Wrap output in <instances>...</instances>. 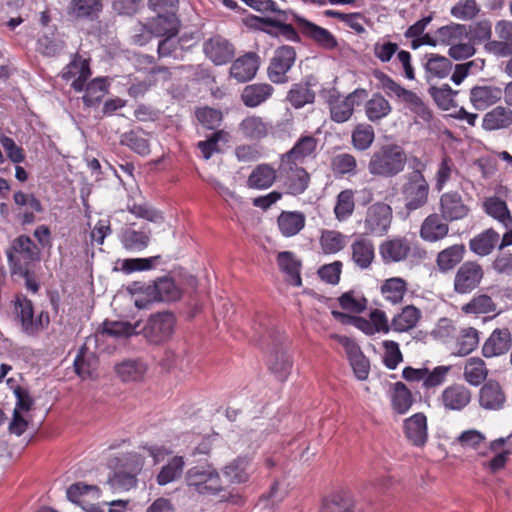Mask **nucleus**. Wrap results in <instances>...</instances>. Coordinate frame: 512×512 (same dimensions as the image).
Returning <instances> with one entry per match:
<instances>
[{
  "label": "nucleus",
  "instance_id": "f257e3e1",
  "mask_svg": "<svg viewBox=\"0 0 512 512\" xmlns=\"http://www.w3.org/2000/svg\"><path fill=\"white\" fill-rule=\"evenodd\" d=\"M425 168V163L414 157L413 170L402 177L400 194L408 212L418 210L428 203L430 185L424 176Z\"/></svg>",
  "mask_w": 512,
  "mask_h": 512
},
{
  "label": "nucleus",
  "instance_id": "f03ea898",
  "mask_svg": "<svg viewBox=\"0 0 512 512\" xmlns=\"http://www.w3.org/2000/svg\"><path fill=\"white\" fill-rule=\"evenodd\" d=\"M407 164L404 148L396 143H387L375 149L368 161V172L378 178H393L401 174Z\"/></svg>",
  "mask_w": 512,
  "mask_h": 512
},
{
  "label": "nucleus",
  "instance_id": "7ed1b4c3",
  "mask_svg": "<svg viewBox=\"0 0 512 512\" xmlns=\"http://www.w3.org/2000/svg\"><path fill=\"white\" fill-rule=\"evenodd\" d=\"M262 337L272 346L267 359L268 369L278 380L285 381L293 365L291 356L283 346L285 336L273 329H267Z\"/></svg>",
  "mask_w": 512,
  "mask_h": 512
},
{
  "label": "nucleus",
  "instance_id": "20e7f679",
  "mask_svg": "<svg viewBox=\"0 0 512 512\" xmlns=\"http://www.w3.org/2000/svg\"><path fill=\"white\" fill-rule=\"evenodd\" d=\"M176 318L171 312L151 314L139 328V334L150 345L159 346L168 342L175 329Z\"/></svg>",
  "mask_w": 512,
  "mask_h": 512
},
{
  "label": "nucleus",
  "instance_id": "39448f33",
  "mask_svg": "<svg viewBox=\"0 0 512 512\" xmlns=\"http://www.w3.org/2000/svg\"><path fill=\"white\" fill-rule=\"evenodd\" d=\"M378 79L388 96H395L400 102L405 104L406 108L421 120L425 122H430L432 120L433 114L431 110L415 92L402 87L399 83L384 73H381Z\"/></svg>",
  "mask_w": 512,
  "mask_h": 512
},
{
  "label": "nucleus",
  "instance_id": "423d86ee",
  "mask_svg": "<svg viewBox=\"0 0 512 512\" xmlns=\"http://www.w3.org/2000/svg\"><path fill=\"white\" fill-rule=\"evenodd\" d=\"M6 255L11 273H26L30 264L40 258V249L27 235L16 237Z\"/></svg>",
  "mask_w": 512,
  "mask_h": 512
},
{
  "label": "nucleus",
  "instance_id": "0eeeda50",
  "mask_svg": "<svg viewBox=\"0 0 512 512\" xmlns=\"http://www.w3.org/2000/svg\"><path fill=\"white\" fill-rule=\"evenodd\" d=\"M185 480L200 494H216L223 490L220 475L211 464L191 467L185 474Z\"/></svg>",
  "mask_w": 512,
  "mask_h": 512
},
{
  "label": "nucleus",
  "instance_id": "6e6552de",
  "mask_svg": "<svg viewBox=\"0 0 512 512\" xmlns=\"http://www.w3.org/2000/svg\"><path fill=\"white\" fill-rule=\"evenodd\" d=\"M294 14L288 11H277L274 17H255L257 28L271 36H282L287 40L299 41V35L292 24L288 23L294 20Z\"/></svg>",
  "mask_w": 512,
  "mask_h": 512
},
{
  "label": "nucleus",
  "instance_id": "1a4fd4ad",
  "mask_svg": "<svg viewBox=\"0 0 512 512\" xmlns=\"http://www.w3.org/2000/svg\"><path fill=\"white\" fill-rule=\"evenodd\" d=\"M296 60L294 47L283 45L278 47L270 60L267 68L269 79L276 84H284L289 81L288 72Z\"/></svg>",
  "mask_w": 512,
  "mask_h": 512
},
{
  "label": "nucleus",
  "instance_id": "9d476101",
  "mask_svg": "<svg viewBox=\"0 0 512 512\" xmlns=\"http://www.w3.org/2000/svg\"><path fill=\"white\" fill-rule=\"evenodd\" d=\"M484 278V270L476 261H466L457 269L453 289L457 294H469L479 287Z\"/></svg>",
  "mask_w": 512,
  "mask_h": 512
},
{
  "label": "nucleus",
  "instance_id": "9b49d317",
  "mask_svg": "<svg viewBox=\"0 0 512 512\" xmlns=\"http://www.w3.org/2000/svg\"><path fill=\"white\" fill-rule=\"evenodd\" d=\"M391 222V206L384 202H376L367 209L364 229L368 235L383 236L388 232Z\"/></svg>",
  "mask_w": 512,
  "mask_h": 512
},
{
  "label": "nucleus",
  "instance_id": "f8f14e48",
  "mask_svg": "<svg viewBox=\"0 0 512 512\" xmlns=\"http://www.w3.org/2000/svg\"><path fill=\"white\" fill-rule=\"evenodd\" d=\"M356 90L346 97L342 98L336 89H329L323 91V97L329 105L330 117L336 123H343L348 121L354 111L355 97L359 93Z\"/></svg>",
  "mask_w": 512,
  "mask_h": 512
},
{
  "label": "nucleus",
  "instance_id": "ddd939ff",
  "mask_svg": "<svg viewBox=\"0 0 512 512\" xmlns=\"http://www.w3.org/2000/svg\"><path fill=\"white\" fill-rule=\"evenodd\" d=\"M146 297L159 302H175L182 296V289L169 276L157 278L151 284L139 288Z\"/></svg>",
  "mask_w": 512,
  "mask_h": 512
},
{
  "label": "nucleus",
  "instance_id": "4468645a",
  "mask_svg": "<svg viewBox=\"0 0 512 512\" xmlns=\"http://www.w3.org/2000/svg\"><path fill=\"white\" fill-rule=\"evenodd\" d=\"M318 140L312 135L301 136L294 146L280 158L283 169L291 170V167L300 166L304 161L314 155Z\"/></svg>",
  "mask_w": 512,
  "mask_h": 512
},
{
  "label": "nucleus",
  "instance_id": "2eb2a0df",
  "mask_svg": "<svg viewBox=\"0 0 512 512\" xmlns=\"http://www.w3.org/2000/svg\"><path fill=\"white\" fill-rule=\"evenodd\" d=\"M293 17L304 37L311 39L323 49L334 50L337 48L338 42L330 31L297 15H293Z\"/></svg>",
  "mask_w": 512,
  "mask_h": 512
},
{
  "label": "nucleus",
  "instance_id": "dca6fc26",
  "mask_svg": "<svg viewBox=\"0 0 512 512\" xmlns=\"http://www.w3.org/2000/svg\"><path fill=\"white\" fill-rule=\"evenodd\" d=\"M439 211L445 221L453 222L466 218L470 213V208L464 203L458 192L450 191L440 196Z\"/></svg>",
  "mask_w": 512,
  "mask_h": 512
},
{
  "label": "nucleus",
  "instance_id": "f3484780",
  "mask_svg": "<svg viewBox=\"0 0 512 512\" xmlns=\"http://www.w3.org/2000/svg\"><path fill=\"white\" fill-rule=\"evenodd\" d=\"M330 337L344 347L356 377L359 380H365L369 374V361L356 342L347 336L337 334H332Z\"/></svg>",
  "mask_w": 512,
  "mask_h": 512
},
{
  "label": "nucleus",
  "instance_id": "a211bd4d",
  "mask_svg": "<svg viewBox=\"0 0 512 512\" xmlns=\"http://www.w3.org/2000/svg\"><path fill=\"white\" fill-rule=\"evenodd\" d=\"M181 21L177 13H157L149 19L143 28L155 37L176 36L179 33Z\"/></svg>",
  "mask_w": 512,
  "mask_h": 512
},
{
  "label": "nucleus",
  "instance_id": "6ab92c4d",
  "mask_svg": "<svg viewBox=\"0 0 512 512\" xmlns=\"http://www.w3.org/2000/svg\"><path fill=\"white\" fill-rule=\"evenodd\" d=\"M512 346V334L509 328L494 329L482 346V355L493 358L505 355Z\"/></svg>",
  "mask_w": 512,
  "mask_h": 512
},
{
  "label": "nucleus",
  "instance_id": "aec40b11",
  "mask_svg": "<svg viewBox=\"0 0 512 512\" xmlns=\"http://www.w3.org/2000/svg\"><path fill=\"white\" fill-rule=\"evenodd\" d=\"M471 398L472 393L465 385L452 384L442 391L438 401L445 410L461 411L471 402Z\"/></svg>",
  "mask_w": 512,
  "mask_h": 512
},
{
  "label": "nucleus",
  "instance_id": "412c9836",
  "mask_svg": "<svg viewBox=\"0 0 512 512\" xmlns=\"http://www.w3.org/2000/svg\"><path fill=\"white\" fill-rule=\"evenodd\" d=\"M506 401L504 388L496 380L486 381L479 390V405L486 410H501Z\"/></svg>",
  "mask_w": 512,
  "mask_h": 512
},
{
  "label": "nucleus",
  "instance_id": "4be33fe9",
  "mask_svg": "<svg viewBox=\"0 0 512 512\" xmlns=\"http://www.w3.org/2000/svg\"><path fill=\"white\" fill-rule=\"evenodd\" d=\"M410 251V242L405 237L385 240L379 246V253L385 264L404 261L410 254Z\"/></svg>",
  "mask_w": 512,
  "mask_h": 512
},
{
  "label": "nucleus",
  "instance_id": "5701e85b",
  "mask_svg": "<svg viewBox=\"0 0 512 512\" xmlns=\"http://www.w3.org/2000/svg\"><path fill=\"white\" fill-rule=\"evenodd\" d=\"M91 76L89 61L75 55L73 60L63 69L62 78L66 81L73 79L71 87L75 91H83L86 81Z\"/></svg>",
  "mask_w": 512,
  "mask_h": 512
},
{
  "label": "nucleus",
  "instance_id": "b1692460",
  "mask_svg": "<svg viewBox=\"0 0 512 512\" xmlns=\"http://www.w3.org/2000/svg\"><path fill=\"white\" fill-rule=\"evenodd\" d=\"M351 261L361 270L369 269L375 259V246L372 240L363 235L357 237L350 246Z\"/></svg>",
  "mask_w": 512,
  "mask_h": 512
},
{
  "label": "nucleus",
  "instance_id": "393cba45",
  "mask_svg": "<svg viewBox=\"0 0 512 512\" xmlns=\"http://www.w3.org/2000/svg\"><path fill=\"white\" fill-rule=\"evenodd\" d=\"M441 214L432 213L422 222L420 227V237L426 242H438L443 240L449 233V225Z\"/></svg>",
  "mask_w": 512,
  "mask_h": 512
},
{
  "label": "nucleus",
  "instance_id": "a878e982",
  "mask_svg": "<svg viewBox=\"0 0 512 512\" xmlns=\"http://www.w3.org/2000/svg\"><path fill=\"white\" fill-rule=\"evenodd\" d=\"M204 52L216 65L229 62L234 57V48L221 36L210 38L204 43Z\"/></svg>",
  "mask_w": 512,
  "mask_h": 512
},
{
  "label": "nucleus",
  "instance_id": "bb28decb",
  "mask_svg": "<svg viewBox=\"0 0 512 512\" xmlns=\"http://www.w3.org/2000/svg\"><path fill=\"white\" fill-rule=\"evenodd\" d=\"M404 434L414 446H424L428 438L427 418L423 413H416L404 421Z\"/></svg>",
  "mask_w": 512,
  "mask_h": 512
},
{
  "label": "nucleus",
  "instance_id": "cd10ccee",
  "mask_svg": "<svg viewBox=\"0 0 512 512\" xmlns=\"http://www.w3.org/2000/svg\"><path fill=\"white\" fill-rule=\"evenodd\" d=\"M512 125V109L507 106H496L488 111L482 120V128L486 131L507 129Z\"/></svg>",
  "mask_w": 512,
  "mask_h": 512
},
{
  "label": "nucleus",
  "instance_id": "c85d7f7f",
  "mask_svg": "<svg viewBox=\"0 0 512 512\" xmlns=\"http://www.w3.org/2000/svg\"><path fill=\"white\" fill-rule=\"evenodd\" d=\"M291 170H285L282 164H279V171L286 176V192L291 195L302 194L308 187L309 174L301 166L291 167Z\"/></svg>",
  "mask_w": 512,
  "mask_h": 512
},
{
  "label": "nucleus",
  "instance_id": "c756f323",
  "mask_svg": "<svg viewBox=\"0 0 512 512\" xmlns=\"http://www.w3.org/2000/svg\"><path fill=\"white\" fill-rule=\"evenodd\" d=\"M259 67L257 54L250 52L237 58L231 68L230 74L240 82H246L252 79Z\"/></svg>",
  "mask_w": 512,
  "mask_h": 512
},
{
  "label": "nucleus",
  "instance_id": "7c9ffc66",
  "mask_svg": "<svg viewBox=\"0 0 512 512\" xmlns=\"http://www.w3.org/2000/svg\"><path fill=\"white\" fill-rule=\"evenodd\" d=\"M500 243V235L493 228H488L469 241L470 250L478 256L489 255Z\"/></svg>",
  "mask_w": 512,
  "mask_h": 512
},
{
  "label": "nucleus",
  "instance_id": "2f4dec72",
  "mask_svg": "<svg viewBox=\"0 0 512 512\" xmlns=\"http://www.w3.org/2000/svg\"><path fill=\"white\" fill-rule=\"evenodd\" d=\"M482 208L484 212L502 224L505 228L512 226V215L504 200L497 196L486 197L483 200Z\"/></svg>",
  "mask_w": 512,
  "mask_h": 512
},
{
  "label": "nucleus",
  "instance_id": "473e14b6",
  "mask_svg": "<svg viewBox=\"0 0 512 512\" xmlns=\"http://www.w3.org/2000/svg\"><path fill=\"white\" fill-rule=\"evenodd\" d=\"M273 92V86L268 83L250 84L244 87L241 100L246 107L254 108L267 101Z\"/></svg>",
  "mask_w": 512,
  "mask_h": 512
},
{
  "label": "nucleus",
  "instance_id": "72a5a7b5",
  "mask_svg": "<svg viewBox=\"0 0 512 512\" xmlns=\"http://www.w3.org/2000/svg\"><path fill=\"white\" fill-rule=\"evenodd\" d=\"M466 253L465 245L454 244L440 252L436 256V265L440 272L447 273L461 263Z\"/></svg>",
  "mask_w": 512,
  "mask_h": 512
},
{
  "label": "nucleus",
  "instance_id": "f704fd0d",
  "mask_svg": "<svg viewBox=\"0 0 512 512\" xmlns=\"http://www.w3.org/2000/svg\"><path fill=\"white\" fill-rule=\"evenodd\" d=\"M502 98V90L495 86H475L470 91V101L478 110L494 105Z\"/></svg>",
  "mask_w": 512,
  "mask_h": 512
},
{
  "label": "nucleus",
  "instance_id": "c9c22d12",
  "mask_svg": "<svg viewBox=\"0 0 512 512\" xmlns=\"http://www.w3.org/2000/svg\"><path fill=\"white\" fill-rule=\"evenodd\" d=\"M102 0H71L68 14L76 19L94 20L102 11Z\"/></svg>",
  "mask_w": 512,
  "mask_h": 512
},
{
  "label": "nucleus",
  "instance_id": "e433bc0d",
  "mask_svg": "<svg viewBox=\"0 0 512 512\" xmlns=\"http://www.w3.org/2000/svg\"><path fill=\"white\" fill-rule=\"evenodd\" d=\"M305 215L299 211H282L277 218L281 234L285 237L297 235L305 226Z\"/></svg>",
  "mask_w": 512,
  "mask_h": 512
},
{
  "label": "nucleus",
  "instance_id": "4c0bfd02",
  "mask_svg": "<svg viewBox=\"0 0 512 512\" xmlns=\"http://www.w3.org/2000/svg\"><path fill=\"white\" fill-rule=\"evenodd\" d=\"M120 144L129 147L140 156L150 153L148 134L141 128L132 129L120 136Z\"/></svg>",
  "mask_w": 512,
  "mask_h": 512
},
{
  "label": "nucleus",
  "instance_id": "58836bf2",
  "mask_svg": "<svg viewBox=\"0 0 512 512\" xmlns=\"http://www.w3.org/2000/svg\"><path fill=\"white\" fill-rule=\"evenodd\" d=\"M356 501L349 492L341 491L324 499L320 512H355Z\"/></svg>",
  "mask_w": 512,
  "mask_h": 512
},
{
  "label": "nucleus",
  "instance_id": "ea45409f",
  "mask_svg": "<svg viewBox=\"0 0 512 512\" xmlns=\"http://www.w3.org/2000/svg\"><path fill=\"white\" fill-rule=\"evenodd\" d=\"M276 170L269 164H259L250 173L247 185L253 189H267L276 181Z\"/></svg>",
  "mask_w": 512,
  "mask_h": 512
},
{
  "label": "nucleus",
  "instance_id": "a19ab883",
  "mask_svg": "<svg viewBox=\"0 0 512 512\" xmlns=\"http://www.w3.org/2000/svg\"><path fill=\"white\" fill-rule=\"evenodd\" d=\"M277 264L282 272L288 275L292 285L300 287L302 279L300 276L301 262L290 251L279 252Z\"/></svg>",
  "mask_w": 512,
  "mask_h": 512
},
{
  "label": "nucleus",
  "instance_id": "79ce46f5",
  "mask_svg": "<svg viewBox=\"0 0 512 512\" xmlns=\"http://www.w3.org/2000/svg\"><path fill=\"white\" fill-rule=\"evenodd\" d=\"M115 370L123 382H135L143 379L147 365L140 359H128L116 365Z\"/></svg>",
  "mask_w": 512,
  "mask_h": 512
},
{
  "label": "nucleus",
  "instance_id": "37998d69",
  "mask_svg": "<svg viewBox=\"0 0 512 512\" xmlns=\"http://www.w3.org/2000/svg\"><path fill=\"white\" fill-rule=\"evenodd\" d=\"M420 318L421 311L413 305H407L393 317L391 328L395 332H407L416 327Z\"/></svg>",
  "mask_w": 512,
  "mask_h": 512
},
{
  "label": "nucleus",
  "instance_id": "c03bdc74",
  "mask_svg": "<svg viewBox=\"0 0 512 512\" xmlns=\"http://www.w3.org/2000/svg\"><path fill=\"white\" fill-rule=\"evenodd\" d=\"M390 398L392 408L398 414H405L414 402L410 389L400 381L393 384Z\"/></svg>",
  "mask_w": 512,
  "mask_h": 512
},
{
  "label": "nucleus",
  "instance_id": "a18cd8bd",
  "mask_svg": "<svg viewBox=\"0 0 512 512\" xmlns=\"http://www.w3.org/2000/svg\"><path fill=\"white\" fill-rule=\"evenodd\" d=\"M407 290V282L400 277L386 279L380 287L384 299L394 305L402 303Z\"/></svg>",
  "mask_w": 512,
  "mask_h": 512
},
{
  "label": "nucleus",
  "instance_id": "49530a36",
  "mask_svg": "<svg viewBox=\"0 0 512 512\" xmlns=\"http://www.w3.org/2000/svg\"><path fill=\"white\" fill-rule=\"evenodd\" d=\"M286 99L295 109H300L314 102L315 93L309 82H300L292 85Z\"/></svg>",
  "mask_w": 512,
  "mask_h": 512
},
{
  "label": "nucleus",
  "instance_id": "de8ad7c7",
  "mask_svg": "<svg viewBox=\"0 0 512 512\" xmlns=\"http://www.w3.org/2000/svg\"><path fill=\"white\" fill-rule=\"evenodd\" d=\"M461 310L465 314L494 313V316L498 314L497 304L487 294L475 295L474 297L471 298L469 302L462 306Z\"/></svg>",
  "mask_w": 512,
  "mask_h": 512
},
{
  "label": "nucleus",
  "instance_id": "09e8293b",
  "mask_svg": "<svg viewBox=\"0 0 512 512\" xmlns=\"http://www.w3.org/2000/svg\"><path fill=\"white\" fill-rule=\"evenodd\" d=\"M16 318L20 321L21 330L28 336L33 332L34 308L32 301L23 297L15 302Z\"/></svg>",
  "mask_w": 512,
  "mask_h": 512
},
{
  "label": "nucleus",
  "instance_id": "8fccbe9b",
  "mask_svg": "<svg viewBox=\"0 0 512 512\" xmlns=\"http://www.w3.org/2000/svg\"><path fill=\"white\" fill-rule=\"evenodd\" d=\"M480 333L476 328L466 327L460 330L456 340L458 356H466L473 352L479 345Z\"/></svg>",
  "mask_w": 512,
  "mask_h": 512
},
{
  "label": "nucleus",
  "instance_id": "3c124183",
  "mask_svg": "<svg viewBox=\"0 0 512 512\" xmlns=\"http://www.w3.org/2000/svg\"><path fill=\"white\" fill-rule=\"evenodd\" d=\"M141 322L137 321L131 324L126 321H104L102 324V333L113 337L128 338L134 335H139V328Z\"/></svg>",
  "mask_w": 512,
  "mask_h": 512
},
{
  "label": "nucleus",
  "instance_id": "603ef678",
  "mask_svg": "<svg viewBox=\"0 0 512 512\" xmlns=\"http://www.w3.org/2000/svg\"><path fill=\"white\" fill-rule=\"evenodd\" d=\"M392 107L387 99L381 94H373L371 99L366 102L365 112L368 119L377 122L390 114Z\"/></svg>",
  "mask_w": 512,
  "mask_h": 512
},
{
  "label": "nucleus",
  "instance_id": "864d4df0",
  "mask_svg": "<svg viewBox=\"0 0 512 512\" xmlns=\"http://www.w3.org/2000/svg\"><path fill=\"white\" fill-rule=\"evenodd\" d=\"M435 37H437L439 43L451 47L456 42L462 41L464 37H467V27L464 24L451 23L438 28Z\"/></svg>",
  "mask_w": 512,
  "mask_h": 512
},
{
  "label": "nucleus",
  "instance_id": "5fc2aeb1",
  "mask_svg": "<svg viewBox=\"0 0 512 512\" xmlns=\"http://www.w3.org/2000/svg\"><path fill=\"white\" fill-rule=\"evenodd\" d=\"M463 375L469 384L479 386L486 379L488 369L481 358L472 357L467 361Z\"/></svg>",
  "mask_w": 512,
  "mask_h": 512
},
{
  "label": "nucleus",
  "instance_id": "6e6d98bb",
  "mask_svg": "<svg viewBox=\"0 0 512 512\" xmlns=\"http://www.w3.org/2000/svg\"><path fill=\"white\" fill-rule=\"evenodd\" d=\"M121 243L129 251H141L150 241V236L144 231H136L133 228H125L121 233Z\"/></svg>",
  "mask_w": 512,
  "mask_h": 512
},
{
  "label": "nucleus",
  "instance_id": "4d7b16f0",
  "mask_svg": "<svg viewBox=\"0 0 512 512\" xmlns=\"http://www.w3.org/2000/svg\"><path fill=\"white\" fill-rule=\"evenodd\" d=\"M241 133L250 139H262L268 134V125L261 117L249 116L242 120L239 125Z\"/></svg>",
  "mask_w": 512,
  "mask_h": 512
},
{
  "label": "nucleus",
  "instance_id": "13d9d810",
  "mask_svg": "<svg viewBox=\"0 0 512 512\" xmlns=\"http://www.w3.org/2000/svg\"><path fill=\"white\" fill-rule=\"evenodd\" d=\"M85 94L82 96L84 104L88 107L95 106L108 92V85L103 78H96L84 86Z\"/></svg>",
  "mask_w": 512,
  "mask_h": 512
},
{
  "label": "nucleus",
  "instance_id": "bf43d9fd",
  "mask_svg": "<svg viewBox=\"0 0 512 512\" xmlns=\"http://www.w3.org/2000/svg\"><path fill=\"white\" fill-rule=\"evenodd\" d=\"M185 462L182 456H174L157 475V483L166 485L177 480L183 473Z\"/></svg>",
  "mask_w": 512,
  "mask_h": 512
},
{
  "label": "nucleus",
  "instance_id": "052dcab7",
  "mask_svg": "<svg viewBox=\"0 0 512 512\" xmlns=\"http://www.w3.org/2000/svg\"><path fill=\"white\" fill-rule=\"evenodd\" d=\"M354 193L350 189L341 191L337 196L334 213L339 221L348 219L354 212Z\"/></svg>",
  "mask_w": 512,
  "mask_h": 512
},
{
  "label": "nucleus",
  "instance_id": "680f3d73",
  "mask_svg": "<svg viewBox=\"0 0 512 512\" xmlns=\"http://www.w3.org/2000/svg\"><path fill=\"white\" fill-rule=\"evenodd\" d=\"M375 139L374 129L368 124H359L352 132V144L356 150L365 151Z\"/></svg>",
  "mask_w": 512,
  "mask_h": 512
},
{
  "label": "nucleus",
  "instance_id": "e2e57ef3",
  "mask_svg": "<svg viewBox=\"0 0 512 512\" xmlns=\"http://www.w3.org/2000/svg\"><path fill=\"white\" fill-rule=\"evenodd\" d=\"M229 136H230L229 133L225 130H216L205 141L198 142L197 147L201 151L203 157L207 160L214 153L220 151L218 144L220 142H223V143L228 142Z\"/></svg>",
  "mask_w": 512,
  "mask_h": 512
},
{
  "label": "nucleus",
  "instance_id": "0e129e2a",
  "mask_svg": "<svg viewBox=\"0 0 512 512\" xmlns=\"http://www.w3.org/2000/svg\"><path fill=\"white\" fill-rule=\"evenodd\" d=\"M331 169L336 175H354L357 172L356 158L349 153H340L331 159Z\"/></svg>",
  "mask_w": 512,
  "mask_h": 512
},
{
  "label": "nucleus",
  "instance_id": "69168bd1",
  "mask_svg": "<svg viewBox=\"0 0 512 512\" xmlns=\"http://www.w3.org/2000/svg\"><path fill=\"white\" fill-rule=\"evenodd\" d=\"M195 115L199 123L209 130H219L223 120L222 112L210 107L198 108Z\"/></svg>",
  "mask_w": 512,
  "mask_h": 512
},
{
  "label": "nucleus",
  "instance_id": "338daca9",
  "mask_svg": "<svg viewBox=\"0 0 512 512\" xmlns=\"http://www.w3.org/2000/svg\"><path fill=\"white\" fill-rule=\"evenodd\" d=\"M492 24L489 20L484 19L468 26L467 37L475 45L486 42L491 39Z\"/></svg>",
  "mask_w": 512,
  "mask_h": 512
},
{
  "label": "nucleus",
  "instance_id": "774afa93",
  "mask_svg": "<svg viewBox=\"0 0 512 512\" xmlns=\"http://www.w3.org/2000/svg\"><path fill=\"white\" fill-rule=\"evenodd\" d=\"M481 9L475 0H460L450 10L453 17L469 21L478 16Z\"/></svg>",
  "mask_w": 512,
  "mask_h": 512
}]
</instances>
